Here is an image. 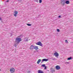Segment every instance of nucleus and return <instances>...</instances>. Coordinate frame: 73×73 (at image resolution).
<instances>
[{"label": "nucleus", "instance_id": "9", "mask_svg": "<svg viewBox=\"0 0 73 73\" xmlns=\"http://www.w3.org/2000/svg\"><path fill=\"white\" fill-rule=\"evenodd\" d=\"M54 55L56 56V57H57L59 56V55L58 54L57 52H55L54 54Z\"/></svg>", "mask_w": 73, "mask_h": 73}, {"label": "nucleus", "instance_id": "28", "mask_svg": "<svg viewBox=\"0 0 73 73\" xmlns=\"http://www.w3.org/2000/svg\"><path fill=\"white\" fill-rule=\"evenodd\" d=\"M9 1V0H8L6 1V2H7V3H8Z\"/></svg>", "mask_w": 73, "mask_h": 73}, {"label": "nucleus", "instance_id": "36", "mask_svg": "<svg viewBox=\"0 0 73 73\" xmlns=\"http://www.w3.org/2000/svg\"><path fill=\"white\" fill-rule=\"evenodd\" d=\"M37 0V1H38V0Z\"/></svg>", "mask_w": 73, "mask_h": 73}, {"label": "nucleus", "instance_id": "5", "mask_svg": "<svg viewBox=\"0 0 73 73\" xmlns=\"http://www.w3.org/2000/svg\"><path fill=\"white\" fill-rule=\"evenodd\" d=\"M15 68H11L10 72L11 73H14V72H15Z\"/></svg>", "mask_w": 73, "mask_h": 73}, {"label": "nucleus", "instance_id": "23", "mask_svg": "<svg viewBox=\"0 0 73 73\" xmlns=\"http://www.w3.org/2000/svg\"><path fill=\"white\" fill-rule=\"evenodd\" d=\"M44 67V69H46L47 68L46 66H45Z\"/></svg>", "mask_w": 73, "mask_h": 73}, {"label": "nucleus", "instance_id": "17", "mask_svg": "<svg viewBox=\"0 0 73 73\" xmlns=\"http://www.w3.org/2000/svg\"><path fill=\"white\" fill-rule=\"evenodd\" d=\"M45 64H42L41 66L42 67H45Z\"/></svg>", "mask_w": 73, "mask_h": 73}, {"label": "nucleus", "instance_id": "2", "mask_svg": "<svg viewBox=\"0 0 73 73\" xmlns=\"http://www.w3.org/2000/svg\"><path fill=\"white\" fill-rule=\"evenodd\" d=\"M36 45H39L41 46H42V44L41 43V42L40 41H39L38 42L36 43Z\"/></svg>", "mask_w": 73, "mask_h": 73}, {"label": "nucleus", "instance_id": "14", "mask_svg": "<svg viewBox=\"0 0 73 73\" xmlns=\"http://www.w3.org/2000/svg\"><path fill=\"white\" fill-rule=\"evenodd\" d=\"M41 60L40 59H38V60L37 62V64H38L40 62H41Z\"/></svg>", "mask_w": 73, "mask_h": 73}, {"label": "nucleus", "instance_id": "4", "mask_svg": "<svg viewBox=\"0 0 73 73\" xmlns=\"http://www.w3.org/2000/svg\"><path fill=\"white\" fill-rule=\"evenodd\" d=\"M35 48V46H34L33 45H31L30 47V49L31 50H33Z\"/></svg>", "mask_w": 73, "mask_h": 73}, {"label": "nucleus", "instance_id": "26", "mask_svg": "<svg viewBox=\"0 0 73 73\" xmlns=\"http://www.w3.org/2000/svg\"><path fill=\"white\" fill-rule=\"evenodd\" d=\"M52 60H55V58H52Z\"/></svg>", "mask_w": 73, "mask_h": 73}, {"label": "nucleus", "instance_id": "13", "mask_svg": "<svg viewBox=\"0 0 73 73\" xmlns=\"http://www.w3.org/2000/svg\"><path fill=\"white\" fill-rule=\"evenodd\" d=\"M28 37H26V38H25V41H26V42L27 41H28Z\"/></svg>", "mask_w": 73, "mask_h": 73}, {"label": "nucleus", "instance_id": "30", "mask_svg": "<svg viewBox=\"0 0 73 73\" xmlns=\"http://www.w3.org/2000/svg\"><path fill=\"white\" fill-rule=\"evenodd\" d=\"M19 1H22V0H18Z\"/></svg>", "mask_w": 73, "mask_h": 73}, {"label": "nucleus", "instance_id": "7", "mask_svg": "<svg viewBox=\"0 0 73 73\" xmlns=\"http://www.w3.org/2000/svg\"><path fill=\"white\" fill-rule=\"evenodd\" d=\"M56 70H59L60 69V66H56L55 67Z\"/></svg>", "mask_w": 73, "mask_h": 73}, {"label": "nucleus", "instance_id": "15", "mask_svg": "<svg viewBox=\"0 0 73 73\" xmlns=\"http://www.w3.org/2000/svg\"><path fill=\"white\" fill-rule=\"evenodd\" d=\"M34 49H35V50H37V49H38V46H34Z\"/></svg>", "mask_w": 73, "mask_h": 73}, {"label": "nucleus", "instance_id": "27", "mask_svg": "<svg viewBox=\"0 0 73 73\" xmlns=\"http://www.w3.org/2000/svg\"><path fill=\"white\" fill-rule=\"evenodd\" d=\"M61 1H65V0H61Z\"/></svg>", "mask_w": 73, "mask_h": 73}, {"label": "nucleus", "instance_id": "18", "mask_svg": "<svg viewBox=\"0 0 73 73\" xmlns=\"http://www.w3.org/2000/svg\"><path fill=\"white\" fill-rule=\"evenodd\" d=\"M27 25H28V26H31V24H27Z\"/></svg>", "mask_w": 73, "mask_h": 73}, {"label": "nucleus", "instance_id": "16", "mask_svg": "<svg viewBox=\"0 0 73 73\" xmlns=\"http://www.w3.org/2000/svg\"><path fill=\"white\" fill-rule=\"evenodd\" d=\"M72 57H69L68 58H67V60H72Z\"/></svg>", "mask_w": 73, "mask_h": 73}, {"label": "nucleus", "instance_id": "11", "mask_svg": "<svg viewBox=\"0 0 73 73\" xmlns=\"http://www.w3.org/2000/svg\"><path fill=\"white\" fill-rule=\"evenodd\" d=\"M44 72H43V71L40 70H38V73H44Z\"/></svg>", "mask_w": 73, "mask_h": 73}, {"label": "nucleus", "instance_id": "21", "mask_svg": "<svg viewBox=\"0 0 73 73\" xmlns=\"http://www.w3.org/2000/svg\"><path fill=\"white\" fill-rule=\"evenodd\" d=\"M39 3H42V0H39Z\"/></svg>", "mask_w": 73, "mask_h": 73}, {"label": "nucleus", "instance_id": "25", "mask_svg": "<svg viewBox=\"0 0 73 73\" xmlns=\"http://www.w3.org/2000/svg\"><path fill=\"white\" fill-rule=\"evenodd\" d=\"M65 64H69V62H65Z\"/></svg>", "mask_w": 73, "mask_h": 73}, {"label": "nucleus", "instance_id": "32", "mask_svg": "<svg viewBox=\"0 0 73 73\" xmlns=\"http://www.w3.org/2000/svg\"><path fill=\"white\" fill-rule=\"evenodd\" d=\"M0 20H2V19L1 18H0Z\"/></svg>", "mask_w": 73, "mask_h": 73}, {"label": "nucleus", "instance_id": "20", "mask_svg": "<svg viewBox=\"0 0 73 73\" xmlns=\"http://www.w3.org/2000/svg\"><path fill=\"white\" fill-rule=\"evenodd\" d=\"M23 35H21L19 36H18V37H23Z\"/></svg>", "mask_w": 73, "mask_h": 73}, {"label": "nucleus", "instance_id": "19", "mask_svg": "<svg viewBox=\"0 0 73 73\" xmlns=\"http://www.w3.org/2000/svg\"><path fill=\"white\" fill-rule=\"evenodd\" d=\"M16 44H15V47H16V46H17V45H18L19 44H17V43H16Z\"/></svg>", "mask_w": 73, "mask_h": 73}, {"label": "nucleus", "instance_id": "24", "mask_svg": "<svg viewBox=\"0 0 73 73\" xmlns=\"http://www.w3.org/2000/svg\"><path fill=\"white\" fill-rule=\"evenodd\" d=\"M57 32H60V29H57Z\"/></svg>", "mask_w": 73, "mask_h": 73}, {"label": "nucleus", "instance_id": "22", "mask_svg": "<svg viewBox=\"0 0 73 73\" xmlns=\"http://www.w3.org/2000/svg\"><path fill=\"white\" fill-rule=\"evenodd\" d=\"M65 42L66 43H67V44H68V40H66Z\"/></svg>", "mask_w": 73, "mask_h": 73}, {"label": "nucleus", "instance_id": "8", "mask_svg": "<svg viewBox=\"0 0 73 73\" xmlns=\"http://www.w3.org/2000/svg\"><path fill=\"white\" fill-rule=\"evenodd\" d=\"M48 61V59H43L42 60V62H41V63H42V62H44V61Z\"/></svg>", "mask_w": 73, "mask_h": 73}, {"label": "nucleus", "instance_id": "34", "mask_svg": "<svg viewBox=\"0 0 73 73\" xmlns=\"http://www.w3.org/2000/svg\"><path fill=\"white\" fill-rule=\"evenodd\" d=\"M36 2H37V3H38V1H37Z\"/></svg>", "mask_w": 73, "mask_h": 73}, {"label": "nucleus", "instance_id": "3", "mask_svg": "<svg viewBox=\"0 0 73 73\" xmlns=\"http://www.w3.org/2000/svg\"><path fill=\"white\" fill-rule=\"evenodd\" d=\"M50 72L51 73H54L55 72V70L54 69V68H50Z\"/></svg>", "mask_w": 73, "mask_h": 73}, {"label": "nucleus", "instance_id": "31", "mask_svg": "<svg viewBox=\"0 0 73 73\" xmlns=\"http://www.w3.org/2000/svg\"><path fill=\"white\" fill-rule=\"evenodd\" d=\"M27 72L28 73H31V71H29L28 72Z\"/></svg>", "mask_w": 73, "mask_h": 73}, {"label": "nucleus", "instance_id": "10", "mask_svg": "<svg viewBox=\"0 0 73 73\" xmlns=\"http://www.w3.org/2000/svg\"><path fill=\"white\" fill-rule=\"evenodd\" d=\"M65 3L66 4H69L70 2H69V0H65Z\"/></svg>", "mask_w": 73, "mask_h": 73}, {"label": "nucleus", "instance_id": "29", "mask_svg": "<svg viewBox=\"0 0 73 73\" xmlns=\"http://www.w3.org/2000/svg\"><path fill=\"white\" fill-rule=\"evenodd\" d=\"M58 17V18H60V17H61V16L60 15Z\"/></svg>", "mask_w": 73, "mask_h": 73}, {"label": "nucleus", "instance_id": "33", "mask_svg": "<svg viewBox=\"0 0 73 73\" xmlns=\"http://www.w3.org/2000/svg\"><path fill=\"white\" fill-rule=\"evenodd\" d=\"M10 35H11V36H12V33H11Z\"/></svg>", "mask_w": 73, "mask_h": 73}, {"label": "nucleus", "instance_id": "6", "mask_svg": "<svg viewBox=\"0 0 73 73\" xmlns=\"http://www.w3.org/2000/svg\"><path fill=\"white\" fill-rule=\"evenodd\" d=\"M14 16H15V17H16L17 16V13H18V11H15L14 12Z\"/></svg>", "mask_w": 73, "mask_h": 73}, {"label": "nucleus", "instance_id": "1", "mask_svg": "<svg viewBox=\"0 0 73 73\" xmlns=\"http://www.w3.org/2000/svg\"><path fill=\"white\" fill-rule=\"evenodd\" d=\"M21 41V38H17L15 39V43L19 44V42Z\"/></svg>", "mask_w": 73, "mask_h": 73}, {"label": "nucleus", "instance_id": "35", "mask_svg": "<svg viewBox=\"0 0 73 73\" xmlns=\"http://www.w3.org/2000/svg\"><path fill=\"white\" fill-rule=\"evenodd\" d=\"M1 71V69H0V71Z\"/></svg>", "mask_w": 73, "mask_h": 73}, {"label": "nucleus", "instance_id": "12", "mask_svg": "<svg viewBox=\"0 0 73 73\" xmlns=\"http://www.w3.org/2000/svg\"><path fill=\"white\" fill-rule=\"evenodd\" d=\"M61 4H62L63 5H65V1H61Z\"/></svg>", "mask_w": 73, "mask_h": 73}]
</instances>
